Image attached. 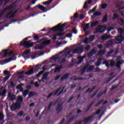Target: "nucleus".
<instances>
[{
  "mask_svg": "<svg viewBox=\"0 0 124 124\" xmlns=\"http://www.w3.org/2000/svg\"><path fill=\"white\" fill-rule=\"evenodd\" d=\"M71 53V50H70L69 51H67L66 52H64V51H61L59 54H56L54 56H53L52 58H51V62H56L57 61H59V60H60V59H62V54H63L66 58L68 55H70V53Z\"/></svg>",
  "mask_w": 124,
  "mask_h": 124,
  "instance_id": "1",
  "label": "nucleus"
},
{
  "mask_svg": "<svg viewBox=\"0 0 124 124\" xmlns=\"http://www.w3.org/2000/svg\"><path fill=\"white\" fill-rule=\"evenodd\" d=\"M44 40V38L41 39L37 40L36 42L31 43V41L29 40L28 41H25L23 44H20V46H24L26 48H31L33 46V44H37L38 43H40L41 41Z\"/></svg>",
  "mask_w": 124,
  "mask_h": 124,
  "instance_id": "2",
  "label": "nucleus"
},
{
  "mask_svg": "<svg viewBox=\"0 0 124 124\" xmlns=\"http://www.w3.org/2000/svg\"><path fill=\"white\" fill-rule=\"evenodd\" d=\"M66 26V23H64L62 25V23H59L57 26L52 27L50 29V31H63L64 29L63 28Z\"/></svg>",
  "mask_w": 124,
  "mask_h": 124,
  "instance_id": "3",
  "label": "nucleus"
},
{
  "mask_svg": "<svg viewBox=\"0 0 124 124\" xmlns=\"http://www.w3.org/2000/svg\"><path fill=\"white\" fill-rule=\"evenodd\" d=\"M42 41H44L41 45H36V46L34 47L35 50H41V49H43V48H45V45H50L51 44V40H46L45 38Z\"/></svg>",
  "mask_w": 124,
  "mask_h": 124,
  "instance_id": "4",
  "label": "nucleus"
},
{
  "mask_svg": "<svg viewBox=\"0 0 124 124\" xmlns=\"http://www.w3.org/2000/svg\"><path fill=\"white\" fill-rule=\"evenodd\" d=\"M22 56L23 57V58H25V59H31L32 60H34V59H36V55L35 54V55L31 56V49H27L24 51Z\"/></svg>",
  "mask_w": 124,
  "mask_h": 124,
  "instance_id": "5",
  "label": "nucleus"
},
{
  "mask_svg": "<svg viewBox=\"0 0 124 124\" xmlns=\"http://www.w3.org/2000/svg\"><path fill=\"white\" fill-rule=\"evenodd\" d=\"M57 105L55 110L57 114H60V113H61V112L62 110H63V107H62V104H63V102L59 103V99H58L54 103V105L55 104H57Z\"/></svg>",
  "mask_w": 124,
  "mask_h": 124,
  "instance_id": "6",
  "label": "nucleus"
},
{
  "mask_svg": "<svg viewBox=\"0 0 124 124\" xmlns=\"http://www.w3.org/2000/svg\"><path fill=\"white\" fill-rule=\"evenodd\" d=\"M22 104L18 102H16L15 104H13L11 106V110L12 111H16V110H18L22 107L21 106Z\"/></svg>",
  "mask_w": 124,
  "mask_h": 124,
  "instance_id": "7",
  "label": "nucleus"
},
{
  "mask_svg": "<svg viewBox=\"0 0 124 124\" xmlns=\"http://www.w3.org/2000/svg\"><path fill=\"white\" fill-rule=\"evenodd\" d=\"M22 104L18 102H16L15 104H13L11 106V110L12 111H16V110H18L22 107L21 106Z\"/></svg>",
  "mask_w": 124,
  "mask_h": 124,
  "instance_id": "8",
  "label": "nucleus"
},
{
  "mask_svg": "<svg viewBox=\"0 0 124 124\" xmlns=\"http://www.w3.org/2000/svg\"><path fill=\"white\" fill-rule=\"evenodd\" d=\"M93 118V115H91L86 118L84 119L82 121H79L78 123V124H82V123H83V124H87L88 123H91L92 122V119Z\"/></svg>",
  "mask_w": 124,
  "mask_h": 124,
  "instance_id": "9",
  "label": "nucleus"
},
{
  "mask_svg": "<svg viewBox=\"0 0 124 124\" xmlns=\"http://www.w3.org/2000/svg\"><path fill=\"white\" fill-rule=\"evenodd\" d=\"M83 52H84V46H82L81 47H78L73 51L74 54H82Z\"/></svg>",
  "mask_w": 124,
  "mask_h": 124,
  "instance_id": "10",
  "label": "nucleus"
},
{
  "mask_svg": "<svg viewBox=\"0 0 124 124\" xmlns=\"http://www.w3.org/2000/svg\"><path fill=\"white\" fill-rule=\"evenodd\" d=\"M124 36L119 35L116 37L115 38V41H114L115 44H121V43H122V42H123V41H124Z\"/></svg>",
  "mask_w": 124,
  "mask_h": 124,
  "instance_id": "11",
  "label": "nucleus"
},
{
  "mask_svg": "<svg viewBox=\"0 0 124 124\" xmlns=\"http://www.w3.org/2000/svg\"><path fill=\"white\" fill-rule=\"evenodd\" d=\"M89 65H90V64L87 63L86 65H85L84 66L83 68H81L79 70V72H80V75H83V74H84V73H85L86 72V70H87V69H88Z\"/></svg>",
  "mask_w": 124,
  "mask_h": 124,
  "instance_id": "12",
  "label": "nucleus"
},
{
  "mask_svg": "<svg viewBox=\"0 0 124 124\" xmlns=\"http://www.w3.org/2000/svg\"><path fill=\"white\" fill-rule=\"evenodd\" d=\"M113 45H115V43H114V39H113L108 40L106 43V47H107V48H109V47H111V46H113Z\"/></svg>",
  "mask_w": 124,
  "mask_h": 124,
  "instance_id": "13",
  "label": "nucleus"
},
{
  "mask_svg": "<svg viewBox=\"0 0 124 124\" xmlns=\"http://www.w3.org/2000/svg\"><path fill=\"white\" fill-rule=\"evenodd\" d=\"M102 40L104 41L105 40H107V39H110V38H112V36L111 35H108L107 33L104 34L101 37Z\"/></svg>",
  "mask_w": 124,
  "mask_h": 124,
  "instance_id": "14",
  "label": "nucleus"
},
{
  "mask_svg": "<svg viewBox=\"0 0 124 124\" xmlns=\"http://www.w3.org/2000/svg\"><path fill=\"white\" fill-rule=\"evenodd\" d=\"M15 17V15L12 11L9 12L6 16V19H11V18H14Z\"/></svg>",
  "mask_w": 124,
  "mask_h": 124,
  "instance_id": "15",
  "label": "nucleus"
},
{
  "mask_svg": "<svg viewBox=\"0 0 124 124\" xmlns=\"http://www.w3.org/2000/svg\"><path fill=\"white\" fill-rule=\"evenodd\" d=\"M15 17V15L12 11L9 12L6 16V19H11V18H14Z\"/></svg>",
  "mask_w": 124,
  "mask_h": 124,
  "instance_id": "16",
  "label": "nucleus"
},
{
  "mask_svg": "<svg viewBox=\"0 0 124 124\" xmlns=\"http://www.w3.org/2000/svg\"><path fill=\"white\" fill-rule=\"evenodd\" d=\"M69 75H70V73H66L64 75H63L61 78H60L61 82H62L63 80H67L68 79V77H69Z\"/></svg>",
  "mask_w": 124,
  "mask_h": 124,
  "instance_id": "17",
  "label": "nucleus"
},
{
  "mask_svg": "<svg viewBox=\"0 0 124 124\" xmlns=\"http://www.w3.org/2000/svg\"><path fill=\"white\" fill-rule=\"evenodd\" d=\"M8 98H10L11 101H14L16 99V96L14 94H12L11 93H9L8 94Z\"/></svg>",
  "mask_w": 124,
  "mask_h": 124,
  "instance_id": "18",
  "label": "nucleus"
},
{
  "mask_svg": "<svg viewBox=\"0 0 124 124\" xmlns=\"http://www.w3.org/2000/svg\"><path fill=\"white\" fill-rule=\"evenodd\" d=\"M102 29V26L99 25L98 26V27L97 29H96V32H97V33H102L105 31V30L101 31Z\"/></svg>",
  "mask_w": 124,
  "mask_h": 124,
  "instance_id": "19",
  "label": "nucleus"
},
{
  "mask_svg": "<svg viewBox=\"0 0 124 124\" xmlns=\"http://www.w3.org/2000/svg\"><path fill=\"white\" fill-rule=\"evenodd\" d=\"M86 58V55H83L82 57L81 56H79L78 57V60H79L78 62V64H81L82 63L83 61H84V59Z\"/></svg>",
  "mask_w": 124,
  "mask_h": 124,
  "instance_id": "20",
  "label": "nucleus"
},
{
  "mask_svg": "<svg viewBox=\"0 0 124 124\" xmlns=\"http://www.w3.org/2000/svg\"><path fill=\"white\" fill-rule=\"evenodd\" d=\"M96 53V50L93 49H92L87 55V57L88 58H91V57H93V55H94V54Z\"/></svg>",
  "mask_w": 124,
  "mask_h": 124,
  "instance_id": "21",
  "label": "nucleus"
},
{
  "mask_svg": "<svg viewBox=\"0 0 124 124\" xmlns=\"http://www.w3.org/2000/svg\"><path fill=\"white\" fill-rule=\"evenodd\" d=\"M123 64V62L122 61L117 62L116 63H115V66L117 67L118 69L121 71V65Z\"/></svg>",
  "mask_w": 124,
  "mask_h": 124,
  "instance_id": "22",
  "label": "nucleus"
},
{
  "mask_svg": "<svg viewBox=\"0 0 124 124\" xmlns=\"http://www.w3.org/2000/svg\"><path fill=\"white\" fill-rule=\"evenodd\" d=\"M8 51H9V49H6L2 51V53H4V55L2 57L3 59L7 57V55H8Z\"/></svg>",
  "mask_w": 124,
  "mask_h": 124,
  "instance_id": "23",
  "label": "nucleus"
},
{
  "mask_svg": "<svg viewBox=\"0 0 124 124\" xmlns=\"http://www.w3.org/2000/svg\"><path fill=\"white\" fill-rule=\"evenodd\" d=\"M33 73H34V71H33V68H31L28 72H25V74L30 76V75H32Z\"/></svg>",
  "mask_w": 124,
  "mask_h": 124,
  "instance_id": "24",
  "label": "nucleus"
},
{
  "mask_svg": "<svg viewBox=\"0 0 124 124\" xmlns=\"http://www.w3.org/2000/svg\"><path fill=\"white\" fill-rule=\"evenodd\" d=\"M40 67H41V64H37L34 67L33 70L34 69L36 72H37L40 69Z\"/></svg>",
  "mask_w": 124,
  "mask_h": 124,
  "instance_id": "25",
  "label": "nucleus"
},
{
  "mask_svg": "<svg viewBox=\"0 0 124 124\" xmlns=\"http://www.w3.org/2000/svg\"><path fill=\"white\" fill-rule=\"evenodd\" d=\"M108 61L110 62L109 66L111 67H114L116 65V62L114 61V59L109 60Z\"/></svg>",
  "mask_w": 124,
  "mask_h": 124,
  "instance_id": "26",
  "label": "nucleus"
},
{
  "mask_svg": "<svg viewBox=\"0 0 124 124\" xmlns=\"http://www.w3.org/2000/svg\"><path fill=\"white\" fill-rule=\"evenodd\" d=\"M34 95H36V93L33 91H31L28 95V99L29 98H31V97Z\"/></svg>",
  "mask_w": 124,
  "mask_h": 124,
  "instance_id": "27",
  "label": "nucleus"
},
{
  "mask_svg": "<svg viewBox=\"0 0 124 124\" xmlns=\"http://www.w3.org/2000/svg\"><path fill=\"white\" fill-rule=\"evenodd\" d=\"M107 21H108V15H107V14H106L103 17V18L102 19V22L103 23H106V22H107Z\"/></svg>",
  "mask_w": 124,
  "mask_h": 124,
  "instance_id": "28",
  "label": "nucleus"
},
{
  "mask_svg": "<svg viewBox=\"0 0 124 124\" xmlns=\"http://www.w3.org/2000/svg\"><path fill=\"white\" fill-rule=\"evenodd\" d=\"M72 80L74 81H79V80H85V78H78L76 76H74L72 78Z\"/></svg>",
  "mask_w": 124,
  "mask_h": 124,
  "instance_id": "29",
  "label": "nucleus"
},
{
  "mask_svg": "<svg viewBox=\"0 0 124 124\" xmlns=\"http://www.w3.org/2000/svg\"><path fill=\"white\" fill-rule=\"evenodd\" d=\"M38 7L39 9H40V10H42V11H43L44 12H47V10L43 5H38Z\"/></svg>",
  "mask_w": 124,
  "mask_h": 124,
  "instance_id": "30",
  "label": "nucleus"
},
{
  "mask_svg": "<svg viewBox=\"0 0 124 124\" xmlns=\"http://www.w3.org/2000/svg\"><path fill=\"white\" fill-rule=\"evenodd\" d=\"M102 62V58H99L96 62V63L95 64L96 66H99L101 65L102 62Z\"/></svg>",
  "mask_w": 124,
  "mask_h": 124,
  "instance_id": "31",
  "label": "nucleus"
},
{
  "mask_svg": "<svg viewBox=\"0 0 124 124\" xmlns=\"http://www.w3.org/2000/svg\"><path fill=\"white\" fill-rule=\"evenodd\" d=\"M62 69V66L57 67L54 70V73H57L58 72H60Z\"/></svg>",
  "mask_w": 124,
  "mask_h": 124,
  "instance_id": "32",
  "label": "nucleus"
},
{
  "mask_svg": "<svg viewBox=\"0 0 124 124\" xmlns=\"http://www.w3.org/2000/svg\"><path fill=\"white\" fill-rule=\"evenodd\" d=\"M95 88H96V86H94L92 88H89L86 92L85 93H92L93 91H94L95 90Z\"/></svg>",
  "mask_w": 124,
  "mask_h": 124,
  "instance_id": "33",
  "label": "nucleus"
},
{
  "mask_svg": "<svg viewBox=\"0 0 124 124\" xmlns=\"http://www.w3.org/2000/svg\"><path fill=\"white\" fill-rule=\"evenodd\" d=\"M16 102L21 103V104H22V103H23V97L21 96L17 97Z\"/></svg>",
  "mask_w": 124,
  "mask_h": 124,
  "instance_id": "34",
  "label": "nucleus"
},
{
  "mask_svg": "<svg viewBox=\"0 0 124 124\" xmlns=\"http://www.w3.org/2000/svg\"><path fill=\"white\" fill-rule=\"evenodd\" d=\"M118 32L120 33V35L121 36H124V29L123 28H119L118 30Z\"/></svg>",
  "mask_w": 124,
  "mask_h": 124,
  "instance_id": "35",
  "label": "nucleus"
},
{
  "mask_svg": "<svg viewBox=\"0 0 124 124\" xmlns=\"http://www.w3.org/2000/svg\"><path fill=\"white\" fill-rule=\"evenodd\" d=\"M117 22H118V24L121 26H123L124 24V20L121 18H119L117 20Z\"/></svg>",
  "mask_w": 124,
  "mask_h": 124,
  "instance_id": "36",
  "label": "nucleus"
},
{
  "mask_svg": "<svg viewBox=\"0 0 124 124\" xmlns=\"http://www.w3.org/2000/svg\"><path fill=\"white\" fill-rule=\"evenodd\" d=\"M99 23V21H95L94 22H93L91 24V28H93V27H96V26Z\"/></svg>",
  "mask_w": 124,
  "mask_h": 124,
  "instance_id": "37",
  "label": "nucleus"
},
{
  "mask_svg": "<svg viewBox=\"0 0 124 124\" xmlns=\"http://www.w3.org/2000/svg\"><path fill=\"white\" fill-rule=\"evenodd\" d=\"M102 64H105V66L106 67H107V68H109V67H110V64L107 60H105L104 62H103Z\"/></svg>",
  "mask_w": 124,
  "mask_h": 124,
  "instance_id": "38",
  "label": "nucleus"
},
{
  "mask_svg": "<svg viewBox=\"0 0 124 124\" xmlns=\"http://www.w3.org/2000/svg\"><path fill=\"white\" fill-rule=\"evenodd\" d=\"M105 52H106V50L105 49L100 50L98 52V55H99V56H102L103 55H104V54H105Z\"/></svg>",
  "mask_w": 124,
  "mask_h": 124,
  "instance_id": "39",
  "label": "nucleus"
},
{
  "mask_svg": "<svg viewBox=\"0 0 124 124\" xmlns=\"http://www.w3.org/2000/svg\"><path fill=\"white\" fill-rule=\"evenodd\" d=\"M11 8V7L8 6H7L6 8H5L2 11V12H1V14L2 15H3V14L6 12V11H7V10H9Z\"/></svg>",
  "mask_w": 124,
  "mask_h": 124,
  "instance_id": "40",
  "label": "nucleus"
},
{
  "mask_svg": "<svg viewBox=\"0 0 124 124\" xmlns=\"http://www.w3.org/2000/svg\"><path fill=\"white\" fill-rule=\"evenodd\" d=\"M91 24L90 23H87L85 25L84 28H83V31H86L87 30H89L90 29V25Z\"/></svg>",
  "mask_w": 124,
  "mask_h": 124,
  "instance_id": "41",
  "label": "nucleus"
},
{
  "mask_svg": "<svg viewBox=\"0 0 124 124\" xmlns=\"http://www.w3.org/2000/svg\"><path fill=\"white\" fill-rule=\"evenodd\" d=\"M94 69V66L91 65L89 67H88L87 72H91V71H92V70H93Z\"/></svg>",
  "mask_w": 124,
  "mask_h": 124,
  "instance_id": "42",
  "label": "nucleus"
},
{
  "mask_svg": "<svg viewBox=\"0 0 124 124\" xmlns=\"http://www.w3.org/2000/svg\"><path fill=\"white\" fill-rule=\"evenodd\" d=\"M48 75L49 72H46L43 74L42 78H43V79H45V80H47V77H48Z\"/></svg>",
  "mask_w": 124,
  "mask_h": 124,
  "instance_id": "43",
  "label": "nucleus"
},
{
  "mask_svg": "<svg viewBox=\"0 0 124 124\" xmlns=\"http://www.w3.org/2000/svg\"><path fill=\"white\" fill-rule=\"evenodd\" d=\"M6 95V90L4 89L2 93L0 92V96L1 95V96H5Z\"/></svg>",
  "mask_w": 124,
  "mask_h": 124,
  "instance_id": "44",
  "label": "nucleus"
},
{
  "mask_svg": "<svg viewBox=\"0 0 124 124\" xmlns=\"http://www.w3.org/2000/svg\"><path fill=\"white\" fill-rule=\"evenodd\" d=\"M78 117V116H73L70 118V119L68 121V123H70V122H72V121H74V120H75V119H76Z\"/></svg>",
  "mask_w": 124,
  "mask_h": 124,
  "instance_id": "45",
  "label": "nucleus"
},
{
  "mask_svg": "<svg viewBox=\"0 0 124 124\" xmlns=\"http://www.w3.org/2000/svg\"><path fill=\"white\" fill-rule=\"evenodd\" d=\"M97 8V6L96 5L92 10H91L88 12V14H91L92 13H93V12H94V11L96 10Z\"/></svg>",
  "mask_w": 124,
  "mask_h": 124,
  "instance_id": "46",
  "label": "nucleus"
},
{
  "mask_svg": "<svg viewBox=\"0 0 124 124\" xmlns=\"http://www.w3.org/2000/svg\"><path fill=\"white\" fill-rule=\"evenodd\" d=\"M31 36H29V37H27L26 38H25L23 40H24V41L23 42H21L19 44V46H21L20 44H23V43H24V42H26V41H27V40H28L29 38H31Z\"/></svg>",
  "mask_w": 124,
  "mask_h": 124,
  "instance_id": "47",
  "label": "nucleus"
},
{
  "mask_svg": "<svg viewBox=\"0 0 124 124\" xmlns=\"http://www.w3.org/2000/svg\"><path fill=\"white\" fill-rule=\"evenodd\" d=\"M101 15H102V14L99 12H96L93 14V16H100Z\"/></svg>",
  "mask_w": 124,
  "mask_h": 124,
  "instance_id": "48",
  "label": "nucleus"
},
{
  "mask_svg": "<svg viewBox=\"0 0 124 124\" xmlns=\"http://www.w3.org/2000/svg\"><path fill=\"white\" fill-rule=\"evenodd\" d=\"M13 59H14L13 58L7 59L6 60H5L4 63H7L8 62H11V61H13Z\"/></svg>",
  "mask_w": 124,
  "mask_h": 124,
  "instance_id": "49",
  "label": "nucleus"
},
{
  "mask_svg": "<svg viewBox=\"0 0 124 124\" xmlns=\"http://www.w3.org/2000/svg\"><path fill=\"white\" fill-rule=\"evenodd\" d=\"M61 90H62V87H60L58 89H57L55 91V92H53V93H54V95H56L57 94V93H59V92H60V91H61Z\"/></svg>",
  "mask_w": 124,
  "mask_h": 124,
  "instance_id": "50",
  "label": "nucleus"
},
{
  "mask_svg": "<svg viewBox=\"0 0 124 124\" xmlns=\"http://www.w3.org/2000/svg\"><path fill=\"white\" fill-rule=\"evenodd\" d=\"M3 73L4 75H7L8 76H10V72L8 70L4 71L3 72Z\"/></svg>",
  "mask_w": 124,
  "mask_h": 124,
  "instance_id": "51",
  "label": "nucleus"
},
{
  "mask_svg": "<svg viewBox=\"0 0 124 124\" xmlns=\"http://www.w3.org/2000/svg\"><path fill=\"white\" fill-rule=\"evenodd\" d=\"M71 62L74 64V65L75 64H77V65H79L80 64H78V62L76 60L72 59Z\"/></svg>",
  "mask_w": 124,
  "mask_h": 124,
  "instance_id": "52",
  "label": "nucleus"
},
{
  "mask_svg": "<svg viewBox=\"0 0 124 124\" xmlns=\"http://www.w3.org/2000/svg\"><path fill=\"white\" fill-rule=\"evenodd\" d=\"M22 93H23V96H27V95H28V93H29V90H26L25 91H23Z\"/></svg>",
  "mask_w": 124,
  "mask_h": 124,
  "instance_id": "53",
  "label": "nucleus"
},
{
  "mask_svg": "<svg viewBox=\"0 0 124 124\" xmlns=\"http://www.w3.org/2000/svg\"><path fill=\"white\" fill-rule=\"evenodd\" d=\"M95 38V35H92L89 37V39L90 41H93L94 40V39Z\"/></svg>",
  "mask_w": 124,
  "mask_h": 124,
  "instance_id": "54",
  "label": "nucleus"
},
{
  "mask_svg": "<svg viewBox=\"0 0 124 124\" xmlns=\"http://www.w3.org/2000/svg\"><path fill=\"white\" fill-rule=\"evenodd\" d=\"M119 16V15L117 14H114L112 17L113 20H115V19H118Z\"/></svg>",
  "mask_w": 124,
  "mask_h": 124,
  "instance_id": "55",
  "label": "nucleus"
},
{
  "mask_svg": "<svg viewBox=\"0 0 124 124\" xmlns=\"http://www.w3.org/2000/svg\"><path fill=\"white\" fill-rule=\"evenodd\" d=\"M8 56H15V53L13 50H11L10 52L8 53Z\"/></svg>",
  "mask_w": 124,
  "mask_h": 124,
  "instance_id": "56",
  "label": "nucleus"
},
{
  "mask_svg": "<svg viewBox=\"0 0 124 124\" xmlns=\"http://www.w3.org/2000/svg\"><path fill=\"white\" fill-rule=\"evenodd\" d=\"M23 115H24V111L21 110L20 112L17 113V116H18V117H22Z\"/></svg>",
  "mask_w": 124,
  "mask_h": 124,
  "instance_id": "57",
  "label": "nucleus"
},
{
  "mask_svg": "<svg viewBox=\"0 0 124 124\" xmlns=\"http://www.w3.org/2000/svg\"><path fill=\"white\" fill-rule=\"evenodd\" d=\"M102 102H103V100L99 101V102L95 105V107H98V106H99V105H100Z\"/></svg>",
  "mask_w": 124,
  "mask_h": 124,
  "instance_id": "58",
  "label": "nucleus"
},
{
  "mask_svg": "<svg viewBox=\"0 0 124 124\" xmlns=\"http://www.w3.org/2000/svg\"><path fill=\"white\" fill-rule=\"evenodd\" d=\"M33 38L34 40L37 41L39 39V36L37 35H35L33 36Z\"/></svg>",
  "mask_w": 124,
  "mask_h": 124,
  "instance_id": "59",
  "label": "nucleus"
},
{
  "mask_svg": "<svg viewBox=\"0 0 124 124\" xmlns=\"http://www.w3.org/2000/svg\"><path fill=\"white\" fill-rule=\"evenodd\" d=\"M112 78H114V76H112L111 77H110L109 78H108L107 81L106 82H104V84H107L108 83H109V81H111V80H112Z\"/></svg>",
  "mask_w": 124,
  "mask_h": 124,
  "instance_id": "60",
  "label": "nucleus"
},
{
  "mask_svg": "<svg viewBox=\"0 0 124 124\" xmlns=\"http://www.w3.org/2000/svg\"><path fill=\"white\" fill-rule=\"evenodd\" d=\"M22 86H24V84L22 83L21 84L18 85L16 87V89L17 90H19V89L22 88Z\"/></svg>",
  "mask_w": 124,
  "mask_h": 124,
  "instance_id": "61",
  "label": "nucleus"
},
{
  "mask_svg": "<svg viewBox=\"0 0 124 124\" xmlns=\"http://www.w3.org/2000/svg\"><path fill=\"white\" fill-rule=\"evenodd\" d=\"M54 92H51V93H50L49 94H48V95L46 97V98L47 99H49V98H50V97H51V96H52L53 95H54Z\"/></svg>",
  "mask_w": 124,
  "mask_h": 124,
  "instance_id": "62",
  "label": "nucleus"
},
{
  "mask_svg": "<svg viewBox=\"0 0 124 124\" xmlns=\"http://www.w3.org/2000/svg\"><path fill=\"white\" fill-rule=\"evenodd\" d=\"M93 102H92L89 106H87V109L88 110H90V109H91V108H92V106H93Z\"/></svg>",
  "mask_w": 124,
  "mask_h": 124,
  "instance_id": "63",
  "label": "nucleus"
},
{
  "mask_svg": "<svg viewBox=\"0 0 124 124\" xmlns=\"http://www.w3.org/2000/svg\"><path fill=\"white\" fill-rule=\"evenodd\" d=\"M100 71H101V69H100L98 67H96L95 68L94 72H100Z\"/></svg>",
  "mask_w": 124,
  "mask_h": 124,
  "instance_id": "64",
  "label": "nucleus"
}]
</instances>
